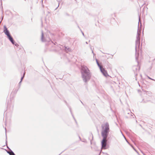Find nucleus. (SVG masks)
<instances>
[{
  "label": "nucleus",
  "instance_id": "f257e3e1",
  "mask_svg": "<svg viewBox=\"0 0 155 155\" xmlns=\"http://www.w3.org/2000/svg\"><path fill=\"white\" fill-rule=\"evenodd\" d=\"M81 72L84 82L85 83L89 81L91 77V74L88 68L84 65L81 66Z\"/></svg>",
  "mask_w": 155,
  "mask_h": 155
},
{
  "label": "nucleus",
  "instance_id": "f03ea898",
  "mask_svg": "<svg viewBox=\"0 0 155 155\" xmlns=\"http://www.w3.org/2000/svg\"><path fill=\"white\" fill-rule=\"evenodd\" d=\"M141 33V29H140L139 28V23L138 24V30L137 32V35L136 36V40L135 42V58L137 62L138 63V64L139 62L138 61V56H137V48H139L140 47V35Z\"/></svg>",
  "mask_w": 155,
  "mask_h": 155
},
{
  "label": "nucleus",
  "instance_id": "7ed1b4c3",
  "mask_svg": "<svg viewBox=\"0 0 155 155\" xmlns=\"http://www.w3.org/2000/svg\"><path fill=\"white\" fill-rule=\"evenodd\" d=\"M101 135L102 137H107L110 131L109 125L108 122L102 124Z\"/></svg>",
  "mask_w": 155,
  "mask_h": 155
},
{
  "label": "nucleus",
  "instance_id": "20e7f679",
  "mask_svg": "<svg viewBox=\"0 0 155 155\" xmlns=\"http://www.w3.org/2000/svg\"><path fill=\"white\" fill-rule=\"evenodd\" d=\"M103 139L101 141V147L103 149H106L108 148L109 146L107 144V140L106 139L107 137H102Z\"/></svg>",
  "mask_w": 155,
  "mask_h": 155
},
{
  "label": "nucleus",
  "instance_id": "39448f33",
  "mask_svg": "<svg viewBox=\"0 0 155 155\" xmlns=\"http://www.w3.org/2000/svg\"><path fill=\"white\" fill-rule=\"evenodd\" d=\"M133 70L134 72L135 77L136 78V79L137 80V75L138 73L139 72L140 68V67H138L137 66H135L133 67Z\"/></svg>",
  "mask_w": 155,
  "mask_h": 155
},
{
  "label": "nucleus",
  "instance_id": "423d86ee",
  "mask_svg": "<svg viewBox=\"0 0 155 155\" xmlns=\"http://www.w3.org/2000/svg\"><path fill=\"white\" fill-rule=\"evenodd\" d=\"M3 32L4 33L5 35L7 36V37L11 35L8 29L6 26L5 25L4 26Z\"/></svg>",
  "mask_w": 155,
  "mask_h": 155
},
{
  "label": "nucleus",
  "instance_id": "0eeeda50",
  "mask_svg": "<svg viewBox=\"0 0 155 155\" xmlns=\"http://www.w3.org/2000/svg\"><path fill=\"white\" fill-rule=\"evenodd\" d=\"M100 70L103 75L107 77L109 76L107 71L104 68H103Z\"/></svg>",
  "mask_w": 155,
  "mask_h": 155
},
{
  "label": "nucleus",
  "instance_id": "6e6552de",
  "mask_svg": "<svg viewBox=\"0 0 155 155\" xmlns=\"http://www.w3.org/2000/svg\"><path fill=\"white\" fill-rule=\"evenodd\" d=\"M151 93L150 92L146 91L143 94V96L145 97H147V95L150 97L151 95Z\"/></svg>",
  "mask_w": 155,
  "mask_h": 155
},
{
  "label": "nucleus",
  "instance_id": "1a4fd4ad",
  "mask_svg": "<svg viewBox=\"0 0 155 155\" xmlns=\"http://www.w3.org/2000/svg\"><path fill=\"white\" fill-rule=\"evenodd\" d=\"M8 39L12 43V44H14L15 43V41L14 40L12 36L11 35L9 37H7Z\"/></svg>",
  "mask_w": 155,
  "mask_h": 155
},
{
  "label": "nucleus",
  "instance_id": "9d476101",
  "mask_svg": "<svg viewBox=\"0 0 155 155\" xmlns=\"http://www.w3.org/2000/svg\"><path fill=\"white\" fill-rule=\"evenodd\" d=\"M106 63L107 65L106 67L107 68H109L110 69H112V65L110 63L107 61L106 62Z\"/></svg>",
  "mask_w": 155,
  "mask_h": 155
},
{
  "label": "nucleus",
  "instance_id": "9b49d317",
  "mask_svg": "<svg viewBox=\"0 0 155 155\" xmlns=\"http://www.w3.org/2000/svg\"><path fill=\"white\" fill-rule=\"evenodd\" d=\"M7 148L9 149L10 150V151H7V152L9 155H15L14 152L8 147H7Z\"/></svg>",
  "mask_w": 155,
  "mask_h": 155
},
{
  "label": "nucleus",
  "instance_id": "f8f14e48",
  "mask_svg": "<svg viewBox=\"0 0 155 155\" xmlns=\"http://www.w3.org/2000/svg\"><path fill=\"white\" fill-rule=\"evenodd\" d=\"M41 40L42 42H46L47 40L45 39V38L44 37V34L42 31V32L41 35Z\"/></svg>",
  "mask_w": 155,
  "mask_h": 155
},
{
  "label": "nucleus",
  "instance_id": "ddd939ff",
  "mask_svg": "<svg viewBox=\"0 0 155 155\" xmlns=\"http://www.w3.org/2000/svg\"><path fill=\"white\" fill-rule=\"evenodd\" d=\"M64 50L66 52L71 51V50L70 48H68L67 47L64 46Z\"/></svg>",
  "mask_w": 155,
  "mask_h": 155
},
{
  "label": "nucleus",
  "instance_id": "4468645a",
  "mask_svg": "<svg viewBox=\"0 0 155 155\" xmlns=\"http://www.w3.org/2000/svg\"><path fill=\"white\" fill-rule=\"evenodd\" d=\"M69 108L70 111V112L71 113V114H72V117H73L74 120H75V123H76V124H77V121H76V119H75V118H74V117L73 114H72V113L71 108L70 107H69Z\"/></svg>",
  "mask_w": 155,
  "mask_h": 155
},
{
  "label": "nucleus",
  "instance_id": "2eb2a0df",
  "mask_svg": "<svg viewBox=\"0 0 155 155\" xmlns=\"http://www.w3.org/2000/svg\"><path fill=\"white\" fill-rule=\"evenodd\" d=\"M146 98H143V100H142V102H144V103H146L147 102V101H150L149 100H146Z\"/></svg>",
  "mask_w": 155,
  "mask_h": 155
},
{
  "label": "nucleus",
  "instance_id": "dca6fc26",
  "mask_svg": "<svg viewBox=\"0 0 155 155\" xmlns=\"http://www.w3.org/2000/svg\"><path fill=\"white\" fill-rule=\"evenodd\" d=\"M5 135H6V141H5V143L6 145L7 144V135H6V128H5Z\"/></svg>",
  "mask_w": 155,
  "mask_h": 155
},
{
  "label": "nucleus",
  "instance_id": "f3484780",
  "mask_svg": "<svg viewBox=\"0 0 155 155\" xmlns=\"http://www.w3.org/2000/svg\"><path fill=\"white\" fill-rule=\"evenodd\" d=\"M25 72L24 73V74H23V75L22 76L21 78V82L22 81V80L24 78V77H25Z\"/></svg>",
  "mask_w": 155,
  "mask_h": 155
},
{
  "label": "nucleus",
  "instance_id": "a211bd4d",
  "mask_svg": "<svg viewBox=\"0 0 155 155\" xmlns=\"http://www.w3.org/2000/svg\"><path fill=\"white\" fill-rule=\"evenodd\" d=\"M48 43H49V44H50L51 43H53V42L52 41L49 42ZM46 45H48L49 47H50L51 46V45H48V44H47V43L46 44Z\"/></svg>",
  "mask_w": 155,
  "mask_h": 155
},
{
  "label": "nucleus",
  "instance_id": "6ab92c4d",
  "mask_svg": "<svg viewBox=\"0 0 155 155\" xmlns=\"http://www.w3.org/2000/svg\"><path fill=\"white\" fill-rule=\"evenodd\" d=\"M97 65L98 67L99 68L100 70H101L103 68L99 64V63H98V64H97Z\"/></svg>",
  "mask_w": 155,
  "mask_h": 155
},
{
  "label": "nucleus",
  "instance_id": "aec40b11",
  "mask_svg": "<svg viewBox=\"0 0 155 155\" xmlns=\"http://www.w3.org/2000/svg\"><path fill=\"white\" fill-rule=\"evenodd\" d=\"M13 45H15L16 47H18L19 46V45L17 44L15 41V43L14 44H12Z\"/></svg>",
  "mask_w": 155,
  "mask_h": 155
},
{
  "label": "nucleus",
  "instance_id": "412c9836",
  "mask_svg": "<svg viewBox=\"0 0 155 155\" xmlns=\"http://www.w3.org/2000/svg\"><path fill=\"white\" fill-rule=\"evenodd\" d=\"M102 153H103V154H105V155H109L108 153H104V152H102Z\"/></svg>",
  "mask_w": 155,
  "mask_h": 155
},
{
  "label": "nucleus",
  "instance_id": "4be33fe9",
  "mask_svg": "<svg viewBox=\"0 0 155 155\" xmlns=\"http://www.w3.org/2000/svg\"><path fill=\"white\" fill-rule=\"evenodd\" d=\"M133 149H134V150L135 151H136V152L139 154V153H138V152L134 148H133Z\"/></svg>",
  "mask_w": 155,
  "mask_h": 155
},
{
  "label": "nucleus",
  "instance_id": "5701e85b",
  "mask_svg": "<svg viewBox=\"0 0 155 155\" xmlns=\"http://www.w3.org/2000/svg\"><path fill=\"white\" fill-rule=\"evenodd\" d=\"M81 31L82 34V35L83 36H84V33L83 32V31H82V30H81Z\"/></svg>",
  "mask_w": 155,
  "mask_h": 155
},
{
  "label": "nucleus",
  "instance_id": "b1692460",
  "mask_svg": "<svg viewBox=\"0 0 155 155\" xmlns=\"http://www.w3.org/2000/svg\"><path fill=\"white\" fill-rule=\"evenodd\" d=\"M65 15H66V16H69V14H68V13H65Z\"/></svg>",
  "mask_w": 155,
  "mask_h": 155
},
{
  "label": "nucleus",
  "instance_id": "393cba45",
  "mask_svg": "<svg viewBox=\"0 0 155 155\" xmlns=\"http://www.w3.org/2000/svg\"><path fill=\"white\" fill-rule=\"evenodd\" d=\"M147 77H148V78L149 79H151V80H154V79H152V78H150L148 76Z\"/></svg>",
  "mask_w": 155,
  "mask_h": 155
},
{
  "label": "nucleus",
  "instance_id": "a878e982",
  "mask_svg": "<svg viewBox=\"0 0 155 155\" xmlns=\"http://www.w3.org/2000/svg\"><path fill=\"white\" fill-rule=\"evenodd\" d=\"M90 49L91 51L93 50L92 49V48L91 46V45H90Z\"/></svg>",
  "mask_w": 155,
  "mask_h": 155
},
{
  "label": "nucleus",
  "instance_id": "bb28decb",
  "mask_svg": "<svg viewBox=\"0 0 155 155\" xmlns=\"http://www.w3.org/2000/svg\"><path fill=\"white\" fill-rule=\"evenodd\" d=\"M96 62L97 64H98V63H99L98 60L97 59H96Z\"/></svg>",
  "mask_w": 155,
  "mask_h": 155
},
{
  "label": "nucleus",
  "instance_id": "cd10ccee",
  "mask_svg": "<svg viewBox=\"0 0 155 155\" xmlns=\"http://www.w3.org/2000/svg\"><path fill=\"white\" fill-rule=\"evenodd\" d=\"M21 81L19 82V86L20 87V85H21Z\"/></svg>",
  "mask_w": 155,
  "mask_h": 155
},
{
  "label": "nucleus",
  "instance_id": "c85d7f7f",
  "mask_svg": "<svg viewBox=\"0 0 155 155\" xmlns=\"http://www.w3.org/2000/svg\"><path fill=\"white\" fill-rule=\"evenodd\" d=\"M91 135L92 136V140H93V134L92 133H91Z\"/></svg>",
  "mask_w": 155,
  "mask_h": 155
},
{
  "label": "nucleus",
  "instance_id": "c756f323",
  "mask_svg": "<svg viewBox=\"0 0 155 155\" xmlns=\"http://www.w3.org/2000/svg\"><path fill=\"white\" fill-rule=\"evenodd\" d=\"M59 2L58 6L55 9V10L57 9V8H58V7L59 6Z\"/></svg>",
  "mask_w": 155,
  "mask_h": 155
},
{
  "label": "nucleus",
  "instance_id": "7c9ffc66",
  "mask_svg": "<svg viewBox=\"0 0 155 155\" xmlns=\"http://www.w3.org/2000/svg\"><path fill=\"white\" fill-rule=\"evenodd\" d=\"M121 133H122V135H123V136H124V138H125V140H126V138H125V137H124V135H123V134H122V132H121Z\"/></svg>",
  "mask_w": 155,
  "mask_h": 155
},
{
  "label": "nucleus",
  "instance_id": "2f4dec72",
  "mask_svg": "<svg viewBox=\"0 0 155 155\" xmlns=\"http://www.w3.org/2000/svg\"><path fill=\"white\" fill-rule=\"evenodd\" d=\"M141 153H143V155H146V154H145L142 151H141Z\"/></svg>",
  "mask_w": 155,
  "mask_h": 155
},
{
  "label": "nucleus",
  "instance_id": "473e14b6",
  "mask_svg": "<svg viewBox=\"0 0 155 155\" xmlns=\"http://www.w3.org/2000/svg\"><path fill=\"white\" fill-rule=\"evenodd\" d=\"M56 44H57V43L56 42H55V43H53V44L54 45H56Z\"/></svg>",
  "mask_w": 155,
  "mask_h": 155
},
{
  "label": "nucleus",
  "instance_id": "72a5a7b5",
  "mask_svg": "<svg viewBox=\"0 0 155 155\" xmlns=\"http://www.w3.org/2000/svg\"><path fill=\"white\" fill-rule=\"evenodd\" d=\"M8 107H9V104H7V108H8Z\"/></svg>",
  "mask_w": 155,
  "mask_h": 155
},
{
  "label": "nucleus",
  "instance_id": "f704fd0d",
  "mask_svg": "<svg viewBox=\"0 0 155 155\" xmlns=\"http://www.w3.org/2000/svg\"><path fill=\"white\" fill-rule=\"evenodd\" d=\"M80 101L81 102V103L82 104L84 105V104L82 102V101L81 100H80Z\"/></svg>",
  "mask_w": 155,
  "mask_h": 155
},
{
  "label": "nucleus",
  "instance_id": "c9c22d12",
  "mask_svg": "<svg viewBox=\"0 0 155 155\" xmlns=\"http://www.w3.org/2000/svg\"><path fill=\"white\" fill-rule=\"evenodd\" d=\"M92 53H93V54L94 55V51L93 50L92 51Z\"/></svg>",
  "mask_w": 155,
  "mask_h": 155
},
{
  "label": "nucleus",
  "instance_id": "e433bc0d",
  "mask_svg": "<svg viewBox=\"0 0 155 155\" xmlns=\"http://www.w3.org/2000/svg\"><path fill=\"white\" fill-rule=\"evenodd\" d=\"M101 151L100 153H99V154L98 155H101Z\"/></svg>",
  "mask_w": 155,
  "mask_h": 155
},
{
  "label": "nucleus",
  "instance_id": "4c0bfd02",
  "mask_svg": "<svg viewBox=\"0 0 155 155\" xmlns=\"http://www.w3.org/2000/svg\"><path fill=\"white\" fill-rule=\"evenodd\" d=\"M78 27L81 30V28H80L79 26H78Z\"/></svg>",
  "mask_w": 155,
  "mask_h": 155
},
{
  "label": "nucleus",
  "instance_id": "58836bf2",
  "mask_svg": "<svg viewBox=\"0 0 155 155\" xmlns=\"http://www.w3.org/2000/svg\"><path fill=\"white\" fill-rule=\"evenodd\" d=\"M86 44H88V43L87 42V41H86Z\"/></svg>",
  "mask_w": 155,
  "mask_h": 155
},
{
  "label": "nucleus",
  "instance_id": "ea45409f",
  "mask_svg": "<svg viewBox=\"0 0 155 155\" xmlns=\"http://www.w3.org/2000/svg\"><path fill=\"white\" fill-rule=\"evenodd\" d=\"M64 151H62V152H61L59 155H60Z\"/></svg>",
  "mask_w": 155,
  "mask_h": 155
},
{
  "label": "nucleus",
  "instance_id": "a19ab883",
  "mask_svg": "<svg viewBox=\"0 0 155 155\" xmlns=\"http://www.w3.org/2000/svg\"><path fill=\"white\" fill-rule=\"evenodd\" d=\"M13 106H12V110L13 109Z\"/></svg>",
  "mask_w": 155,
  "mask_h": 155
},
{
  "label": "nucleus",
  "instance_id": "79ce46f5",
  "mask_svg": "<svg viewBox=\"0 0 155 155\" xmlns=\"http://www.w3.org/2000/svg\"><path fill=\"white\" fill-rule=\"evenodd\" d=\"M90 142H91V140H90Z\"/></svg>",
  "mask_w": 155,
  "mask_h": 155
},
{
  "label": "nucleus",
  "instance_id": "37998d69",
  "mask_svg": "<svg viewBox=\"0 0 155 155\" xmlns=\"http://www.w3.org/2000/svg\"><path fill=\"white\" fill-rule=\"evenodd\" d=\"M140 76L142 78V75L141 74L140 75Z\"/></svg>",
  "mask_w": 155,
  "mask_h": 155
},
{
  "label": "nucleus",
  "instance_id": "c03bdc74",
  "mask_svg": "<svg viewBox=\"0 0 155 155\" xmlns=\"http://www.w3.org/2000/svg\"><path fill=\"white\" fill-rule=\"evenodd\" d=\"M140 91V90H138V92H139V91Z\"/></svg>",
  "mask_w": 155,
  "mask_h": 155
},
{
  "label": "nucleus",
  "instance_id": "a18cd8bd",
  "mask_svg": "<svg viewBox=\"0 0 155 155\" xmlns=\"http://www.w3.org/2000/svg\"><path fill=\"white\" fill-rule=\"evenodd\" d=\"M79 137L80 139L81 140V137Z\"/></svg>",
  "mask_w": 155,
  "mask_h": 155
},
{
  "label": "nucleus",
  "instance_id": "49530a36",
  "mask_svg": "<svg viewBox=\"0 0 155 155\" xmlns=\"http://www.w3.org/2000/svg\"><path fill=\"white\" fill-rule=\"evenodd\" d=\"M113 19L114 20L115 19L114 18H113Z\"/></svg>",
  "mask_w": 155,
  "mask_h": 155
},
{
  "label": "nucleus",
  "instance_id": "de8ad7c7",
  "mask_svg": "<svg viewBox=\"0 0 155 155\" xmlns=\"http://www.w3.org/2000/svg\"><path fill=\"white\" fill-rule=\"evenodd\" d=\"M126 140V141H127V143H128V142H127V140Z\"/></svg>",
  "mask_w": 155,
  "mask_h": 155
},
{
  "label": "nucleus",
  "instance_id": "09e8293b",
  "mask_svg": "<svg viewBox=\"0 0 155 155\" xmlns=\"http://www.w3.org/2000/svg\"><path fill=\"white\" fill-rule=\"evenodd\" d=\"M127 114H129V113H127Z\"/></svg>",
  "mask_w": 155,
  "mask_h": 155
},
{
  "label": "nucleus",
  "instance_id": "8fccbe9b",
  "mask_svg": "<svg viewBox=\"0 0 155 155\" xmlns=\"http://www.w3.org/2000/svg\"><path fill=\"white\" fill-rule=\"evenodd\" d=\"M90 40H89V42H90Z\"/></svg>",
  "mask_w": 155,
  "mask_h": 155
},
{
  "label": "nucleus",
  "instance_id": "3c124183",
  "mask_svg": "<svg viewBox=\"0 0 155 155\" xmlns=\"http://www.w3.org/2000/svg\"><path fill=\"white\" fill-rule=\"evenodd\" d=\"M136 122H137V120H136Z\"/></svg>",
  "mask_w": 155,
  "mask_h": 155
},
{
  "label": "nucleus",
  "instance_id": "603ef678",
  "mask_svg": "<svg viewBox=\"0 0 155 155\" xmlns=\"http://www.w3.org/2000/svg\"><path fill=\"white\" fill-rule=\"evenodd\" d=\"M140 25H141V23H140Z\"/></svg>",
  "mask_w": 155,
  "mask_h": 155
}]
</instances>
